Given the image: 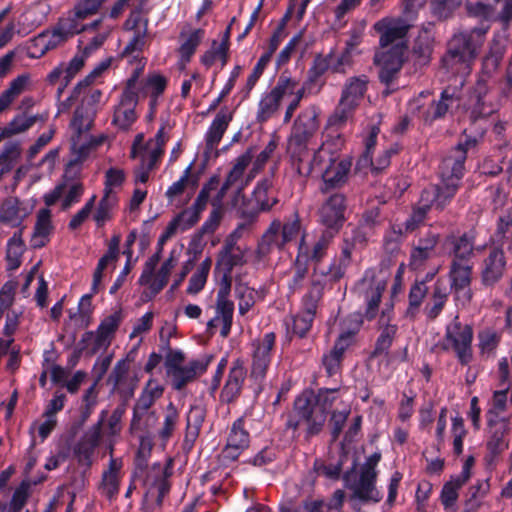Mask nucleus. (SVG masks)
<instances>
[{
    "mask_svg": "<svg viewBox=\"0 0 512 512\" xmlns=\"http://www.w3.org/2000/svg\"><path fill=\"white\" fill-rule=\"evenodd\" d=\"M474 145L475 140H467L465 144L460 143L453 154L443 160L440 166V184L423 190L419 201L420 206L405 221L404 232L414 231L423 222L431 207L441 210L455 195L463 175L466 151Z\"/></svg>",
    "mask_w": 512,
    "mask_h": 512,
    "instance_id": "1",
    "label": "nucleus"
},
{
    "mask_svg": "<svg viewBox=\"0 0 512 512\" xmlns=\"http://www.w3.org/2000/svg\"><path fill=\"white\" fill-rule=\"evenodd\" d=\"M319 109L311 105L296 118L288 140V152L293 168L300 176H309L314 171L308 144L319 128Z\"/></svg>",
    "mask_w": 512,
    "mask_h": 512,
    "instance_id": "2",
    "label": "nucleus"
},
{
    "mask_svg": "<svg viewBox=\"0 0 512 512\" xmlns=\"http://www.w3.org/2000/svg\"><path fill=\"white\" fill-rule=\"evenodd\" d=\"M488 27H476L453 35L442 65L454 75L467 76L485 40Z\"/></svg>",
    "mask_w": 512,
    "mask_h": 512,
    "instance_id": "3",
    "label": "nucleus"
},
{
    "mask_svg": "<svg viewBox=\"0 0 512 512\" xmlns=\"http://www.w3.org/2000/svg\"><path fill=\"white\" fill-rule=\"evenodd\" d=\"M340 399L337 389H322L316 398L302 394L295 400L294 408L298 417L288 422L294 429L303 427L308 436L318 434L326 421V411Z\"/></svg>",
    "mask_w": 512,
    "mask_h": 512,
    "instance_id": "4",
    "label": "nucleus"
},
{
    "mask_svg": "<svg viewBox=\"0 0 512 512\" xmlns=\"http://www.w3.org/2000/svg\"><path fill=\"white\" fill-rule=\"evenodd\" d=\"M145 66V61L139 59L131 77L127 81L126 88L121 94L118 106L115 108L113 123L122 130H127L136 121L135 108L138 103V91L140 86L138 78Z\"/></svg>",
    "mask_w": 512,
    "mask_h": 512,
    "instance_id": "5",
    "label": "nucleus"
},
{
    "mask_svg": "<svg viewBox=\"0 0 512 512\" xmlns=\"http://www.w3.org/2000/svg\"><path fill=\"white\" fill-rule=\"evenodd\" d=\"M85 29L86 26L81 25L74 18L62 17L55 25L37 35L34 40L35 46L39 47L41 55H44L48 51L63 46L72 37Z\"/></svg>",
    "mask_w": 512,
    "mask_h": 512,
    "instance_id": "6",
    "label": "nucleus"
},
{
    "mask_svg": "<svg viewBox=\"0 0 512 512\" xmlns=\"http://www.w3.org/2000/svg\"><path fill=\"white\" fill-rule=\"evenodd\" d=\"M231 290V280L226 275L222 278L215 302V315L207 323V329L210 333H215L218 329L222 337L226 338L231 330L234 303L229 299Z\"/></svg>",
    "mask_w": 512,
    "mask_h": 512,
    "instance_id": "7",
    "label": "nucleus"
},
{
    "mask_svg": "<svg viewBox=\"0 0 512 512\" xmlns=\"http://www.w3.org/2000/svg\"><path fill=\"white\" fill-rule=\"evenodd\" d=\"M426 100L427 95L421 93L409 103V112L419 115L425 122H432L444 117L457 98L454 92H449L446 89L441 93L439 100L430 103H427Z\"/></svg>",
    "mask_w": 512,
    "mask_h": 512,
    "instance_id": "8",
    "label": "nucleus"
},
{
    "mask_svg": "<svg viewBox=\"0 0 512 512\" xmlns=\"http://www.w3.org/2000/svg\"><path fill=\"white\" fill-rule=\"evenodd\" d=\"M407 51V45L395 44L381 48L374 56V63L379 67L381 82L389 86L397 78Z\"/></svg>",
    "mask_w": 512,
    "mask_h": 512,
    "instance_id": "9",
    "label": "nucleus"
},
{
    "mask_svg": "<svg viewBox=\"0 0 512 512\" xmlns=\"http://www.w3.org/2000/svg\"><path fill=\"white\" fill-rule=\"evenodd\" d=\"M472 339V328L455 319L446 328L445 348L452 349L459 361L462 364H467L472 359Z\"/></svg>",
    "mask_w": 512,
    "mask_h": 512,
    "instance_id": "10",
    "label": "nucleus"
},
{
    "mask_svg": "<svg viewBox=\"0 0 512 512\" xmlns=\"http://www.w3.org/2000/svg\"><path fill=\"white\" fill-rule=\"evenodd\" d=\"M298 83L293 78L282 74L275 87L267 94H265L258 105L257 120L265 122L271 118L278 110L282 98L294 92Z\"/></svg>",
    "mask_w": 512,
    "mask_h": 512,
    "instance_id": "11",
    "label": "nucleus"
},
{
    "mask_svg": "<svg viewBox=\"0 0 512 512\" xmlns=\"http://www.w3.org/2000/svg\"><path fill=\"white\" fill-rule=\"evenodd\" d=\"M159 259V253L151 256L145 262L142 274L139 278V284L148 285L153 295L158 294L165 287L168 277L176 265V260L171 255L166 261H164L160 269L154 273Z\"/></svg>",
    "mask_w": 512,
    "mask_h": 512,
    "instance_id": "12",
    "label": "nucleus"
},
{
    "mask_svg": "<svg viewBox=\"0 0 512 512\" xmlns=\"http://www.w3.org/2000/svg\"><path fill=\"white\" fill-rule=\"evenodd\" d=\"M167 137L165 135L164 127L162 126L155 138L147 142L145 151L141 153L140 164L134 171V181L138 183H146L149 179V173L154 169L157 161L163 153V148Z\"/></svg>",
    "mask_w": 512,
    "mask_h": 512,
    "instance_id": "13",
    "label": "nucleus"
},
{
    "mask_svg": "<svg viewBox=\"0 0 512 512\" xmlns=\"http://www.w3.org/2000/svg\"><path fill=\"white\" fill-rule=\"evenodd\" d=\"M488 439L487 459L489 464L493 463L509 446L507 435L510 431L509 418H497L487 420Z\"/></svg>",
    "mask_w": 512,
    "mask_h": 512,
    "instance_id": "14",
    "label": "nucleus"
},
{
    "mask_svg": "<svg viewBox=\"0 0 512 512\" xmlns=\"http://www.w3.org/2000/svg\"><path fill=\"white\" fill-rule=\"evenodd\" d=\"M411 25L402 18H383L374 24V29L380 34V47H391L395 44L406 43V35Z\"/></svg>",
    "mask_w": 512,
    "mask_h": 512,
    "instance_id": "15",
    "label": "nucleus"
},
{
    "mask_svg": "<svg viewBox=\"0 0 512 512\" xmlns=\"http://www.w3.org/2000/svg\"><path fill=\"white\" fill-rule=\"evenodd\" d=\"M449 276L455 300L463 306L466 305L472 297L470 289L472 267L468 262L461 263L457 260H452Z\"/></svg>",
    "mask_w": 512,
    "mask_h": 512,
    "instance_id": "16",
    "label": "nucleus"
},
{
    "mask_svg": "<svg viewBox=\"0 0 512 512\" xmlns=\"http://www.w3.org/2000/svg\"><path fill=\"white\" fill-rule=\"evenodd\" d=\"M351 165L352 161L349 157H329L327 165L321 172L322 185L320 190L328 192L331 189L342 186L348 178Z\"/></svg>",
    "mask_w": 512,
    "mask_h": 512,
    "instance_id": "17",
    "label": "nucleus"
},
{
    "mask_svg": "<svg viewBox=\"0 0 512 512\" xmlns=\"http://www.w3.org/2000/svg\"><path fill=\"white\" fill-rule=\"evenodd\" d=\"M385 288L386 282L384 279L375 277L369 273H366L362 280L357 284V293L367 304V318L372 319L375 317L378 303L380 302L381 295Z\"/></svg>",
    "mask_w": 512,
    "mask_h": 512,
    "instance_id": "18",
    "label": "nucleus"
},
{
    "mask_svg": "<svg viewBox=\"0 0 512 512\" xmlns=\"http://www.w3.org/2000/svg\"><path fill=\"white\" fill-rule=\"evenodd\" d=\"M275 344V334L266 333L261 339L252 343V365L251 376L256 380H262L265 377L267 368L271 361V350Z\"/></svg>",
    "mask_w": 512,
    "mask_h": 512,
    "instance_id": "19",
    "label": "nucleus"
},
{
    "mask_svg": "<svg viewBox=\"0 0 512 512\" xmlns=\"http://www.w3.org/2000/svg\"><path fill=\"white\" fill-rule=\"evenodd\" d=\"M350 473L344 475L346 486L353 491V496L362 501L379 502L382 494L377 490L375 483L377 471H360L359 479L353 483L350 481Z\"/></svg>",
    "mask_w": 512,
    "mask_h": 512,
    "instance_id": "20",
    "label": "nucleus"
},
{
    "mask_svg": "<svg viewBox=\"0 0 512 512\" xmlns=\"http://www.w3.org/2000/svg\"><path fill=\"white\" fill-rule=\"evenodd\" d=\"M125 28L132 32L129 42L125 46L122 55L130 56L139 53L146 45L148 20L139 11H134L125 21Z\"/></svg>",
    "mask_w": 512,
    "mask_h": 512,
    "instance_id": "21",
    "label": "nucleus"
},
{
    "mask_svg": "<svg viewBox=\"0 0 512 512\" xmlns=\"http://www.w3.org/2000/svg\"><path fill=\"white\" fill-rule=\"evenodd\" d=\"M210 361L211 356L204 355L189 362L187 365L167 372L172 387L176 390L184 388L188 383L192 382L206 371Z\"/></svg>",
    "mask_w": 512,
    "mask_h": 512,
    "instance_id": "22",
    "label": "nucleus"
},
{
    "mask_svg": "<svg viewBox=\"0 0 512 512\" xmlns=\"http://www.w3.org/2000/svg\"><path fill=\"white\" fill-rule=\"evenodd\" d=\"M252 160V155L249 151L243 153L235 159L232 169L229 171L222 187L220 188L217 196L213 199L214 206H219L226 195L227 191L235 187L236 190L241 187L244 189L248 180H244V172Z\"/></svg>",
    "mask_w": 512,
    "mask_h": 512,
    "instance_id": "23",
    "label": "nucleus"
},
{
    "mask_svg": "<svg viewBox=\"0 0 512 512\" xmlns=\"http://www.w3.org/2000/svg\"><path fill=\"white\" fill-rule=\"evenodd\" d=\"M343 254L345 258L343 261H340L339 263L335 262L331 264L327 269L314 266V273L312 276L310 290L311 298L318 299L321 296L324 287V280L327 279L329 281H337L344 275L347 261L349 259L348 250L345 249Z\"/></svg>",
    "mask_w": 512,
    "mask_h": 512,
    "instance_id": "24",
    "label": "nucleus"
},
{
    "mask_svg": "<svg viewBox=\"0 0 512 512\" xmlns=\"http://www.w3.org/2000/svg\"><path fill=\"white\" fill-rule=\"evenodd\" d=\"M121 321V315L115 312L106 317L99 325L96 332H89L85 335V340H92L93 345L91 348L92 353H97L101 350H106L114 336Z\"/></svg>",
    "mask_w": 512,
    "mask_h": 512,
    "instance_id": "25",
    "label": "nucleus"
},
{
    "mask_svg": "<svg viewBox=\"0 0 512 512\" xmlns=\"http://www.w3.org/2000/svg\"><path fill=\"white\" fill-rule=\"evenodd\" d=\"M243 419L236 420L229 433L227 444L222 456L225 460L234 461L249 446V434L243 425Z\"/></svg>",
    "mask_w": 512,
    "mask_h": 512,
    "instance_id": "26",
    "label": "nucleus"
},
{
    "mask_svg": "<svg viewBox=\"0 0 512 512\" xmlns=\"http://www.w3.org/2000/svg\"><path fill=\"white\" fill-rule=\"evenodd\" d=\"M333 238V234L330 231L323 232L315 242L309 246L305 243L304 239L301 240L299 245L298 255L299 261L314 263V266H319L318 263L325 256L326 250Z\"/></svg>",
    "mask_w": 512,
    "mask_h": 512,
    "instance_id": "27",
    "label": "nucleus"
},
{
    "mask_svg": "<svg viewBox=\"0 0 512 512\" xmlns=\"http://www.w3.org/2000/svg\"><path fill=\"white\" fill-rule=\"evenodd\" d=\"M367 86L368 78L364 75L348 78L342 87L339 103L356 110L365 95Z\"/></svg>",
    "mask_w": 512,
    "mask_h": 512,
    "instance_id": "28",
    "label": "nucleus"
},
{
    "mask_svg": "<svg viewBox=\"0 0 512 512\" xmlns=\"http://www.w3.org/2000/svg\"><path fill=\"white\" fill-rule=\"evenodd\" d=\"M345 197L343 194L335 193L329 196L320 210L321 221L328 227L333 228L344 219Z\"/></svg>",
    "mask_w": 512,
    "mask_h": 512,
    "instance_id": "29",
    "label": "nucleus"
},
{
    "mask_svg": "<svg viewBox=\"0 0 512 512\" xmlns=\"http://www.w3.org/2000/svg\"><path fill=\"white\" fill-rule=\"evenodd\" d=\"M29 210L17 198H7L0 206V222L12 228H20Z\"/></svg>",
    "mask_w": 512,
    "mask_h": 512,
    "instance_id": "30",
    "label": "nucleus"
},
{
    "mask_svg": "<svg viewBox=\"0 0 512 512\" xmlns=\"http://www.w3.org/2000/svg\"><path fill=\"white\" fill-rule=\"evenodd\" d=\"M51 218V211L47 208L37 212L34 231L30 239L31 247L42 248L49 242L50 235L54 230Z\"/></svg>",
    "mask_w": 512,
    "mask_h": 512,
    "instance_id": "31",
    "label": "nucleus"
},
{
    "mask_svg": "<svg viewBox=\"0 0 512 512\" xmlns=\"http://www.w3.org/2000/svg\"><path fill=\"white\" fill-rule=\"evenodd\" d=\"M203 37L204 31L202 29L184 28L181 31L179 35L180 46L178 53L180 56L179 63L182 68L190 61Z\"/></svg>",
    "mask_w": 512,
    "mask_h": 512,
    "instance_id": "32",
    "label": "nucleus"
},
{
    "mask_svg": "<svg viewBox=\"0 0 512 512\" xmlns=\"http://www.w3.org/2000/svg\"><path fill=\"white\" fill-rule=\"evenodd\" d=\"M245 376L246 369L244 364L241 360L237 359L233 362L232 367L230 368L228 379L221 392V397L225 401L231 402L238 396L241 391Z\"/></svg>",
    "mask_w": 512,
    "mask_h": 512,
    "instance_id": "33",
    "label": "nucleus"
},
{
    "mask_svg": "<svg viewBox=\"0 0 512 512\" xmlns=\"http://www.w3.org/2000/svg\"><path fill=\"white\" fill-rule=\"evenodd\" d=\"M101 419L97 424L93 425L81 438L79 443L76 445L75 454L80 462L89 464L90 458L97 447L101 437Z\"/></svg>",
    "mask_w": 512,
    "mask_h": 512,
    "instance_id": "34",
    "label": "nucleus"
},
{
    "mask_svg": "<svg viewBox=\"0 0 512 512\" xmlns=\"http://www.w3.org/2000/svg\"><path fill=\"white\" fill-rule=\"evenodd\" d=\"M488 86L485 80L479 79L475 86L471 100L474 101L472 107V116L474 118L487 117L497 110V105H494L487 97Z\"/></svg>",
    "mask_w": 512,
    "mask_h": 512,
    "instance_id": "35",
    "label": "nucleus"
},
{
    "mask_svg": "<svg viewBox=\"0 0 512 512\" xmlns=\"http://www.w3.org/2000/svg\"><path fill=\"white\" fill-rule=\"evenodd\" d=\"M252 202L257 216L260 212H266L272 209L278 203V198L272 187V182L265 179L257 184L253 191Z\"/></svg>",
    "mask_w": 512,
    "mask_h": 512,
    "instance_id": "36",
    "label": "nucleus"
},
{
    "mask_svg": "<svg viewBox=\"0 0 512 512\" xmlns=\"http://www.w3.org/2000/svg\"><path fill=\"white\" fill-rule=\"evenodd\" d=\"M281 222L274 220L259 242L256 256L259 261L266 258L273 248H282L285 244L281 237Z\"/></svg>",
    "mask_w": 512,
    "mask_h": 512,
    "instance_id": "37",
    "label": "nucleus"
},
{
    "mask_svg": "<svg viewBox=\"0 0 512 512\" xmlns=\"http://www.w3.org/2000/svg\"><path fill=\"white\" fill-rule=\"evenodd\" d=\"M505 264L506 262L503 250L500 248L492 249L484 260V267L482 271L484 282H496L503 275Z\"/></svg>",
    "mask_w": 512,
    "mask_h": 512,
    "instance_id": "38",
    "label": "nucleus"
},
{
    "mask_svg": "<svg viewBox=\"0 0 512 512\" xmlns=\"http://www.w3.org/2000/svg\"><path fill=\"white\" fill-rule=\"evenodd\" d=\"M232 117V112L227 107H223L217 113L206 133V143L210 149L216 147L221 141Z\"/></svg>",
    "mask_w": 512,
    "mask_h": 512,
    "instance_id": "39",
    "label": "nucleus"
},
{
    "mask_svg": "<svg viewBox=\"0 0 512 512\" xmlns=\"http://www.w3.org/2000/svg\"><path fill=\"white\" fill-rule=\"evenodd\" d=\"M469 478L470 473L466 466L459 475L452 477L450 481L444 484L440 498L446 510L454 507L458 499L459 490L469 480Z\"/></svg>",
    "mask_w": 512,
    "mask_h": 512,
    "instance_id": "40",
    "label": "nucleus"
},
{
    "mask_svg": "<svg viewBox=\"0 0 512 512\" xmlns=\"http://www.w3.org/2000/svg\"><path fill=\"white\" fill-rule=\"evenodd\" d=\"M120 468L121 462L117 459L111 458L108 469L102 474L99 490L102 495L109 499H112L116 494H118Z\"/></svg>",
    "mask_w": 512,
    "mask_h": 512,
    "instance_id": "41",
    "label": "nucleus"
},
{
    "mask_svg": "<svg viewBox=\"0 0 512 512\" xmlns=\"http://www.w3.org/2000/svg\"><path fill=\"white\" fill-rule=\"evenodd\" d=\"M324 138L325 140L323 141L320 149L311 155L314 170L321 162H324L326 152L330 150H340L345 144L344 136L338 129H325Z\"/></svg>",
    "mask_w": 512,
    "mask_h": 512,
    "instance_id": "42",
    "label": "nucleus"
},
{
    "mask_svg": "<svg viewBox=\"0 0 512 512\" xmlns=\"http://www.w3.org/2000/svg\"><path fill=\"white\" fill-rule=\"evenodd\" d=\"M30 85L28 74L19 75L12 80L6 90L0 95V113L3 112L19 95L25 92Z\"/></svg>",
    "mask_w": 512,
    "mask_h": 512,
    "instance_id": "43",
    "label": "nucleus"
},
{
    "mask_svg": "<svg viewBox=\"0 0 512 512\" xmlns=\"http://www.w3.org/2000/svg\"><path fill=\"white\" fill-rule=\"evenodd\" d=\"M230 206L237 217L241 219H249V221L257 220V211L254 209L253 202L252 200L248 201L246 199L241 187L235 190Z\"/></svg>",
    "mask_w": 512,
    "mask_h": 512,
    "instance_id": "44",
    "label": "nucleus"
},
{
    "mask_svg": "<svg viewBox=\"0 0 512 512\" xmlns=\"http://www.w3.org/2000/svg\"><path fill=\"white\" fill-rule=\"evenodd\" d=\"M96 112L97 108L86 107L82 104L75 110L73 119L71 121V127L77 134V137L92 128Z\"/></svg>",
    "mask_w": 512,
    "mask_h": 512,
    "instance_id": "45",
    "label": "nucleus"
},
{
    "mask_svg": "<svg viewBox=\"0 0 512 512\" xmlns=\"http://www.w3.org/2000/svg\"><path fill=\"white\" fill-rule=\"evenodd\" d=\"M25 251V244L22 239V228L15 232L8 240L6 249V260L8 268L17 269L21 265V258Z\"/></svg>",
    "mask_w": 512,
    "mask_h": 512,
    "instance_id": "46",
    "label": "nucleus"
},
{
    "mask_svg": "<svg viewBox=\"0 0 512 512\" xmlns=\"http://www.w3.org/2000/svg\"><path fill=\"white\" fill-rule=\"evenodd\" d=\"M130 364L128 360H121L117 362L110 375V381L113 383L115 389L130 388V393L133 392L137 379H129Z\"/></svg>",
    "mask_w": 512,
    "mask_h": 512,
    "instance_id": "47",
    "label": "nucleus"
},
{
    "mask_svg": "<svg viewBox=\"0 0 512 512\" xmlns=\"http://www.w3.org/2000/svg\"><path fill=\"white\" fill-rule=\"evenodd\" d=\"M62 193V209L67 210L75 203L79 202L84 188L83 184L77 180H65L60 184Z\"/></svg>",
    "mask_w": 512,
    "mask_h": 512,
    "instance_id": "48",
    "label": "nucleus"
},
{
    "mask_svg": "<svg viewBox=\"0 0 512 512\" xmlns=\"http://www.w3.org/2000/svg\"><path fill=\"white\" fill-rule=\"evenodd\" d=\"M438 242V237L430 234L418 241L411 253V261L414 265H420L424 260L430 258L434 253V248Z\"/></svg>",
    "mask_w": 512,
    "mask_h": 512,
    "instance_id": "49",
    "label": "nucleus"
},
{
    "mask_svg": "<svg viewBox=\"0 0 512 512\" xmlns=\"http://www.w3.org/2000/svg\"><path fill=\"white\" fill-rule=\"evenodd\" d=\"M451 250L454 255L453 260L461 263L468 262L469 257L473 254L474 243L470 235L464 234L458 238L450 239Z\"/></svg>",
    "mask_w": 512,
    "mask_h": 512,
    "instance_id": "50",
    "label": "nucleus"
},
{
    "mask_svg": "<svg viewBox=\"0 0 512 512\" xmlns=\"http://www.w3.org/2000/svg\"><path fill=\"white\" fill-rule=\"evenodd\" d=\"M314 313V309L309 308L297 314L296 316H293L290 321L286 322L287 329L291 330L299 337L305 336V334L311 328L314 319Z\"/></svg>",
    "mask_w": 512,
    "mask_h": 512,
    "instance_id": "51",
    "label": "nucleus"
},
{
    "mask_svg": "<svg viewBox=\"0 0 512 512\" xmlns=\"http://www.w3.org/2000/svg\"><path fill=\"white\" fill-rule=\"evenodd\" d=\"M504 54V47L499 42H494L489 54L483 60L482 75L479 79H487L498 69Z\"/></svg>",
    "mask_w": 512,
    "mask_h": 512,
    "instance_id": "52",
    "label": "nucleus"
},
{
    "mask_svg": "<svg viewBox=\"0 0 512 512\" xmlns=\"http://www.w3.org/2000/svg\"><path fill=\"white\" fill-rule=\"evenodd\" d=\"M178 421L179 412L175 405L170 402L166 407L163 422L158 430V436L162 441L166 442L172 437Z\"/></svg>",
    "mask_w": 512,
    "mask_h": 512,
    "instance_id": "53",
    "label": "nucleus"
},
{
    "mask_svg": "<svg viewBox=\"0 0 512 512\" xmlns=\"http://www.w3.org/2000/svg\"><path fill=\"white\" fill-rule=\"evenodd\" d=\"M103 3L104 0H77L73 11L67 17L74 18L79 23V20L96 15Z\"/></svg>",
    "mask_w": 512,
    "mask_h": 512,
    "instance_id": "54",
    "label": "nucleus"
},
{
    "mask_svg": "<svg viewBox=\"0 0 512 512\" xmlns=\"http://www.w3.org/2000/svg\"><path fill=\"white\" fill-rule=\"evenodd\" d=\"M447 297L448 293L444 284L436 282L430 303L426 307L427 315L430 319H435L440 314L447 301Z\"/></svg>",
    "mask_w": 512,
    "mask_h": 512,
    "instance_id": "55",
    "label": "nucleus"
},
{
    "mask_svg": "<svg viewBox=\"0 0 512 512\" xmlns=\"http://www.w3.org/2000/svg\"><path fill=\"white\" fill-rule=\"evenodd\" d=\"M157 416L154 410H141L133 408V417L131 420V429L134 431H148L156 424Z\"/></svg>",
    "mask_w": 512,
    "mask_h": 512,
    "instance_id": "56",
    "label": "nucleus"
},
{
    "mask_svg": "<svg viewBox=\"0 0 512 512\" xmlns=\"http://www.w3.org/2000/svg\"><path fill=\"white\" fill-rule=\"evenodd\" d=\"M229 30L226 32L228 35ZM228 37V36H226ZM228 39L225 38L221 43L213 41L211 48L206 51L201 57V62L207 67H210L216 60H221L222 65L227 62Z\"/></svg>",
    "mask_w": 512,
    "mask_h": 512,
    "instance_id": "57",
    "label": "nucleus"
},
{
    "mask_svg": "<svg viewBox=\"0 0 512 512\" xmlns=\"http://www.w3.org/2000/svg\"><path fill=\"white\" fill-rule=\"evenodd\" d=\"M22 153L21 143L19 141H9L5 143L0 151V161L3 164L2 171H11L14 163L20 158Z\"/></svg>",
    "mask_w": 512,
    "mask_h": 512,
    "instance_id": "58",
    "label": "nucleus"
},
{
    "mask_svg": "<svg viewBox=\"0 0 512 512\" xmlns=\"http://www.w3.org/2000/svg\"><path fill=\"white\" fill-rule=\"evenodd\" d=\"M496 235L501 237L507 251L512 255V208L499 217Z\"/></svg>",
    "mask_w": 512,
    "mask_h": 512,
    "instance_id": "59",
    "label": "nucleus"
},
{
    "mask_svg": "<svg viewBox=\"0 0 512 512\" xmlns=\"http://www.w3.org/2000/svg\"><path fill=\"white\" fill-rule=\"evenodd\" d=\"M235 293L239 314L244 316L255 304L257 292L245 284H239L236 286Z\"/></svg>",
    "mask_w": 512,
    "mask_h": 512,
    "instance_id": "60",
    "label": "nucleus"
},
{
    "mask_svg": "<svg viewBox=\"0 0 512 512\" xmlns=\"http://www.w3.org/2000/svg\"><path fill=\"white\" fill-rule=\"evenodd\" d=\"M355 109L338 102L334 112L329 116L325 129L340 130L352 118Z\"/></svg>",
    "mask_w": 512,
    "mask_h": 512,
    "instance_id": "61",
    "label": "nucleus"
},
{
    "mask_svg": "<svg viewBox=\"0 0 512 512\" xmlns=\"http://www.w3.org/2000/svg\"><path fill=\"white\" fill-rule=\"evenodd\" d=\"M211 268V260L205 259L198 266L196 272L192 275L189 280L187 292L189 294H197L201 291L207 281V276Z\"/></svg>",
    "mask_w": 512,
    "mask_h": 512,
    "instance_id": "62",
    "label": "nucleus"
},
{
    "mask_svg": "<svg viewBox=\"0 0 512 512\" xmlns=\"http://www.w3.org/2000/svg\"><path fill=\"white\" fill-rule=\"evenodd\" d=\"M115 204L116 197L114 195H109L108 192L104 193V196L100 200L98 208L94 214V220L97 225L102 226L111 218V211Z\"/></svg>",
    "mask_w": 512,
    "mask_h": 512,
    "instance_id": "63",
    "label": "nucleus"
},
{
    "mask_svg": "<svg viewBox=\"0 0 512 512\" xmlns=\"http://www.w3.org/2000/svg\"><path fill=\"white\" fill-rule=\"evenodd\" d=\"M37 121V116L18 115L11 120L6 126L9 137L21 134L30 129Z\"/></svg>",
    "mask_w": 512,
    "mask_h": 512,
    "instance_id": "64",
    "label": "nucleus"
}]
</instances>
